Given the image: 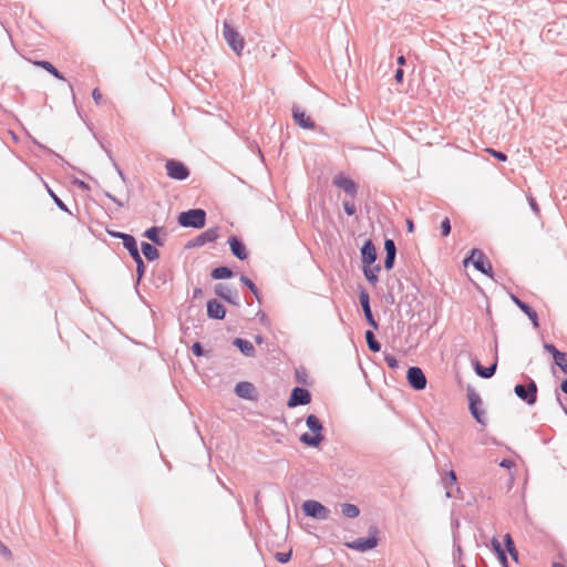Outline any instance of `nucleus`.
<instances>
[{"label": "nucleus", "instance_id": "6e6552de", "mask_svg": "<svg viewBox=\"0 0 567 567\" xmlns=\"http://www.w3.org/2000/svg\"><path fill=\"white\" fill-rule=\"evenodd\" d=\"M301 509L305 516L317 520H327L330 516V509L316 499L305 501Z\"/></svg>", "mask_w": 567, "mask_h": 567}, {"label": "nucleus", "instance_id": "423d86ee", "mask_svg": "<svg viewBox=\"0 0 567 567\" xmlns=\"http://www.w3.org/2000/svg\"><path fill=\"white\" fill-rule=\"evenodd\" d=\"M525 379V384L517 383L514 386V393L527 405H534L537 402L538 388L532 378L526 375Z\"/></svg>", "mask_w": 567, "mask_h": 567}, {"label": "nucleus", "instance_id": "4d7b16f0", "mask_svg": "<svg viewBox=\"0 0 567 567\" xmlns=\"http://www.w3.org/2000/svg\"><path fill=\"white\" fill-rule=\"evenodd\" d=\"M92 97L96 104H101L103 96L97 87L92 91Z\"/></svg>", "mask_w": 567, "mask_h": 567}, {"label": "nucleus", "instance_id": "37998d69", "mask_svg": "<svg viewBox=\"0 0 567 567\" xmlns=\"http://www.w3.org/2000/svg\"><path fill=\"white\" fill-rule=\"evenodd\" d=\"M192 353L195 357H204L207 354V351L204 349L203 344L198 341L194 342L190 347Z\"/></svg>", "mask_w": 567, "mask_h": 567}, {"label": "nucleus", "instance_id": "dca6fc26", "mask_svg": "<svg viewBox=\"0 0 567 567\" xmlns=\"http://www.w3.org/2000/svg\"><path fill=\"white\" fill-rule=\"evenodd\" d=\"M218 227L208 228L207 230L197 235L194 239L186 244V248L202 247L207 243H214L218 239Z\"/></svg>", "mask_w": 567, "mask_h": 567}, {"label": "nucleus", "instance_id": "2f4dec72", "mask_svg": "<svg viewBox=\"0 0 567 567\" xmlns=\"http://www.w3.org/2000/svg\"><path fill=\"white\" fill-rule=\"evenodd\" d=\"M364 338L368 344V348L372 352H379L381 350V343L375 338V334L372 330H367L364 332Z\"/></svg>", "mask_w": 567, "mask_h": 567}, {"label": "nucleus", "instance_id": "c85d7f7f", "mask_svg": "<svg viewBox=\"0 0 567 567\" xmlns=\"http://www.w3.org/2000/svg\"><path fill=\"white\" fill-rule=\"evenodd\" d=\"M141 251L147 261H155L159 258V251L157 250L155 245L148 241L141 243Z\"/></svg>", "mask_w": 567, "mask_h": 567}, {"label": "nucleus", "instance_id": "0eeeda50", "mask_svg": "<svg viewBox=\"0 0 567 567\" xmlns=\"http://www.w3.org/2000/svg\"><path fill=\"white\" fill-rule=\"evenodd\" d=\"M223 35L230 49L236 53L240 54L245 47V40L243 35L237 31L228 20L224 21Z\"/></svg>", "mask_w": 567, "mask_h": 567}, {"label": "nucleus", "instance_id": "603ef678", "mask_svg": "<svg viewBox=\"0 0 567 567\" xmlns=\"http://www.w3.org/2000/svg\"><path fill=\"white\" fill-rule=\"evenodd\" d=\"M544 350L553 355V360L561 352L554 343L545 342Z\"/></svg>", "mask_w": 567, "mask_h": 567}, {"label": "nucleus", "instance_id": "69168bd1", "mask_svg": "<svg viewBox=\"0 0 567 567\" xmlns=\"http://www.w3.org/2000/svg\"><path fill=\"white\" fill-rule=\"evenodd\" d=\"M560 390L567 395V378L560 382Z\"/></svg>", "mask_w": 567, "mask_h": 567}, {"label": "nucleus", "instance_id": "412c9836", "mask_svg": "<svg viewBox=\"0 0 567 567\" xmlns=\"http://www.w3.org/2000/svg\"><path fill=\"white\" fill-rule=\"evenodd\" d=\"M235 394L244 400H256L257 391L255 385L248 381H240L235 385Z\"/></svg>", "mask_w": 567, "mask_h": 567}, {"label": "nucleus", "instance_id": "c756f323", "mask_svg": "<svg viewBox=\"0 0 567 567\" xmlns=\"http://www.w3.org/2000/svg\"><path fill=\"white\" fill-rule=\"evenodd\" d=\"M34 65L44 69L47 72L52 74L55 79L65 81L62 72H60L51 62L47 60H37L33 62Z\"/></svg>", "mask_w": 567, "mask_h": 567}, {"label": "nucleus", "instance_id": "39448f33", "mask_svg": "<svg viewBox=\"0 0 567 567\" xmlns=\"http://www.w3.org/2000/svg\"><path fill=\"white\" fill-rule=\"evenodd\" d=\"M466 396L468 400V410L473 419L481 425L487 424L486 412L483 409V401L481 395L475 391L472 385L466 388Z\"/></svg>", "mask_w": 567, "mask_h": 567}, {"label": "nucleus", "instance_id": "e2e57ef3", "mask_svg": "<svg viewBox=\"0 0 567 567\" xmlns=\"http://www.w3.org/2000/svg\"><path fill=\"white\" fill-rule=\"evenodd\" d=\"M203 296V289L199 287L194 288L193 290V299H198Z\"/></svg>", "mask_w": 567, "mask_h": 567}, {"label": "nucleus", "instance_id": "58836bf2", "mask_svg": "<svg viewBox=\"0 0 567 567\" xmlns=\"http://www.w3.org/2000/svg\"><path fill=\"white\" fill-rule=\"evenodd\" d=\"M363 275L367 281L371 285H377L379 281V276L371 270V267H362Z\"/></svg>", "mask_w": 567, "mask_h": 567}, {"label": "nucleus", "instance_id": "a878e982", "mask_svg": "<svg viewBox=\"0 0 567 567\" xmlns=\"http://www.w3.org/2000/svg\"><path fill=\"white\" fill-rule=\"evenodd\" d=\"M122 243L132 258H135L141 254L138 250L137 240L133 235L126 234L124 237H122Z\"/></svg>", "mask_w": 567, "mask_h": 567}, {"label": "nucleus", "instance_id": "49530a36", "mask_svg": "<svg viewBox=\"0 0 567 567\" xmlns=\"http://www.w3.org/2000/svg\"><path fill=\"white\" fill-rule=\"evenodd\" d=\"M384 361L388 364L390 369H398L399 368V361L395 358V355L391 353H384Z\"/></svg>", "mask_w": 567, "mask_h": 567}, {"label": "nucleus", "instance_id": "f3484780", "mask_svg": "<svg viewBox=\"0 0 567 567\" xmlns=\"http://www.w3.org/2000/svg\"><path fill=\"white\" fill-rule=\"evenodd\" d=\"M228 245L231 254L239 260L244 261L248 258L249 251L243 241V239L236 235H231L228 238Z\"/></svg>", "mask_w": 567, "mask_h": 567}, {"label": "nucleus", "instance_id": "f03ea898", "mask_svg": "<svg viewBox=\"0 0 567 567\" xmlns=\"http://www.w3.org/2000/svg\"><path fill=\"white\" fill-rule=\"evenodd\" d=\"M207 214L203 208H190L181 212L177 216V223L185 228L202 229L206 225Z\"/></svg>", "mask_w": 567, "mask_h": 567}, {"label": "nucleus", "instance_id": "5701e85b", "mask_svg": "<svg viewBox=\"0 0 567 567\" xmlns=\"http://www.w3.org/2000/svg\"><path fill=\"white\" fill-rule=\"evenodd\" d=\"M164 227L159 226H152L144 230L143 237L147 238L150 241H152L155 246H164V239L161 237V234L163 233Z\"/></svg>", "mask_w": 567, "mask_h": 567}, {"label": "nucleus", "instance_id": "6e6d98bb", "mask_svg": "<svg viewBox=\"0 0 567 567\" xmlns=\"http://www.w3.org/2000/svg\"><path fill=\"white\" fill-rule=\"evenodd\" d=\"M0 554L8 559H10L12 557L11 550L1 540H0Z\"/></svg>", "mask_w": 567, "mask_h": 567}, {"label": "nucleus", "instance_id": "13d9d810", "mask_svg": "<svg viewBox=\"0 0 567 567\" xmlns=\"http://www.w3.org/2000/svg\"><path fill=\"white\" fill-rule=\"evenodd\" d=\"M105 230H106V233L111 237L117 238V239H121V240H122V237H124L126 235V233H122V231H117V230H112V229H109V228H106Z\"/></svg>", "mask_w": 567, "mask_h": 567}, {"label": "nucleus", "instance_id": "4c0bfd02", "mask_svg": "<svg viewBox=\"0 0 567 567\" xmlns=\"http://www.w3.org/2000/svg\"><path fill=\"white\" fill-rule=\"evenodd\" d=\"M456 540H457V536H456V534H454L453 535V543H454L453 547L454 548H453V554H452L454 563H458L463 556V549H462L461 545L456 543Z\"/></svg>", "mask_w": 567, "mask_h": 567}, {"label": "nucleus", "instance_id": "ea45409f", "mask_svg": "<svg viewBox=\"0 0 567 567\" xmlns=\"http://www.w3.org/2000/svg\"><path fill=\"white\" fill-rule=\"evenodd\" d=\"M33 143L41 150H43L44 152L49 153V154H52L54 156H56L63 164H66L69 167H71L72 169H75L74 166H72L69 162H66L61 155L54 153L52 150H50L49 147H47L45 145L41 144L40 142H38L37 140H33Z\"/></svg>", "mask_w": 567, "mask_h": 567}, {"label": "nucleus", "instance_id": "20e7f679", "mask_svg": "<svg viewBox=\"0 0 567 567\" xmlns=\"http://www.w3.org/2000/svg\"><path fill=\"white\" fill-rule=\"evenodd\" d=\"M472 264L474 268L482 272L483 275L494 278V270L489 259L486 255L478 248H473L470 250L468 255L464 258L463 265L466 267L468 264Z\"/></svg>", "mask_w": 567, "mask_h": 567}, {"label": "nucleus", "instance_id": "aec40b11", "mask_svg": "<svg viewBox=\"0 0 567 567\" xmlns=\"http://www.w3.org/2000/svg\"><path fill=\"white\" fill-rule=\"evenodd\" d=\"M207 317L214 320H223L227 310L218 299H209L206 303Z\"/></svg>", "mask_w": 567, "mask_h": 567}, {"label": "nucleus", "instance_id": "473e14b6", "mask_svg": "<svg viewBox=\"0 0 567 567\" xmlns=\"http://www.w3.org/2000/svg\"><path fill=\"white\" fill-rule=\"evenodd\" d=\"M341 513L348 518H355L360 515V508L354 504L343 503L341 504Z\"/></svg>", "mask_w": 567, "mask_h": 567}, {"label": "nucleus", "instance_id": "a19ab883", "mask_svg": "<svg viewBox=\"0 0 567 567\" xmlns=\"http://www.w3.org/2000/svg\"><path fill=\"white\" fill-rule=\"evenodd\" d=\"M106 154L110 158V161L112 162L115 171L117 172L118 176L121 177V179L126 184L127 183V177L125 176V174L123 173L122 168L120 167V165L117 164V162L115 161V158L112 156V153L111 151L106 150Z\"/></svg>", "mask_w": 567, "mask_h": 567}, {"label": "nucleus", "instance_id": "72a5a7b5", "mask_svg": "<svg viewBox=\"0 0 567 567\" xmlns=\"http://www.w3.org/2000/svg\"><path fill=\"white\" fill-rule=\"evenodd\" d=\"M134 260V262L136 264V276H137V282L141 281V279L144 277L145 275V271H146V265L141 256V254L135 257V258H132Z\"/></svg>", "mask_w": 567, "mask_h": 567}, {"label": "nucleus", "instance_id": "4468645a", "mask_svg": "<svg viewBox=\"0 0 567 567\" xmlns=\"http://www.w3.org/2000/svg\"><path fill=\"white\" fill-rule=\"evenodd\" d=\"M406 380L409 385L415 391L426 388V377L420 367H410L406 371Z\"/></svg>", "mask_w": 567, "mask_h": 567}, {"label": "nucleus", "instance_id": "9b49d317", "mask_svg": "<svg viewBox=\"0 0 567 567\" xmlns=\"http://www.w3.org/2000/svg\"><path fill=\"white\" fill-rule=\"evenodd\" d=\"M214 293L220 298L221 300L226 301L229 305L239 307L240 306V298L238 290L235 288L229 287L225 284H216L214 286Z\"/></svg>", "mask_w": 567, "mask_h": 567}, {"label": "nucleus", "instance_id": "7c9ffc66", "mask_svg": "<svg viewBox=\"0 0 567 567\" xmlns=\"http://www.w3.org/2000/svg\"><path fill=\"white\" fill-rule=\"evenodd\" d=\"M240 282L248 288V290L254 295V297L257 299V301L259 303H261V295H260V291L259 289L257 288V286L254 284V281L245 276V275H241L240 278H239Z\"/></svg>", "mask_w": 567, "mask_h": 567}, {"label": "nucleus", "instance_id": "052dcab7", "mask_svg": "<svg viewBox=\"0 0 567 567\" xmlns=\"http://www.w3.org/2000/svg\"><path fill=\"white\" fill-rule=\"evenodd\" d=\"M73 184L76 185L80 189L82 190H87L90 189V186L87 183H85L84 181H81V179H74L73 181Z\"/></svg>", "mask_w": 567, "mask_h": 567}, {"label": "nucleus", "instance_id": "774afa93", "mask_svg": "<svg viewBox=\"0 0 567 567\" xmlns=\"http://www.w3.org/2000/svg\"><path fill=\"white\" fill-rule=\"evenodd\" d=\"M385 301L390 305H393L395 302L394 296L392 293H389L388 296H385Z\"/></svg>", "mask_w": 567, "mask_h": 567}, {"label": "nucleus", "instance_id": "4be33fe9", "mask_svg": "<svg viewBox=\"0 0 567 567\" xmlns=\"http://www.w3.org/2000/svg\"><path fill=\"white\" fill-rule=\"evenodd\" d=\"M512 301L528 317V319L532 321L534 328L539 327V320L538 315L534 310L533 307H530L527 302L519 299L516 295H511Z\"/></svg>", "mask_w": 567, "mask_h": 567}, {"label": "nucleus", "instance_id": "3c124183", "mask_svg": "<svg viewBox=\"0 0 567 567\" xmlns=\"http://www.w3.org/2000/svg\"><path fill=\"white\" fill-rule=\"evenodd\" d=\"M384 251H385V254H388V252L396 254V246H395V243L393 239H391V238L384 239Z\"/></svg>", "mask_w": 567, "mask_h": 567}, {"label": "nucleus", "instance_id": "e433bc0d", "mask_svg": "<svg viewBox=\"0 0 567 567\" xmlns=\"http://www.w3.org/2000/svg\"><path fill=\"white\" fill-rule=\"evenodd\" d=\"M554 364L557 365L565 374H567V352H560L555 359Z\"/></svg>", "mask_w": 567, "mask_h": 567}, {"label": "nucleus", "instance_id": "864d4df0", "mask_svg": "<svg viewBox=\"0 0 567 567\" xmlns=\"http://www.w3.org/2000/svg\"><path fill=\"white\" fill-rule=\"evenodd\" d=\"M527 200H528L529 207L533 210V213L538 216L540 214V208H539V205H538L536 198L532 195H528Z\"/></svg>", "mask_w": 567, "mask_h": 567}, {"label": "nucleus", "instance_id": "393cba45", "mask_svg": "<svg viewBox=\"0 0 567 567\" xmlns=\"http://www.w3.org/2000/svg\"><path fill=\"white\" fill-rule=\"evenodd\" d=\"M235 276L233 269L228 266H218L212 269L210 277L214 280H227Z\"/></svg>", "mask_w": 567, "mask_h": 567}, {"label": "nucleus", "instance_id": "ddd939ff", "mask_svg": "<svg viewBox=\"0 0 567 567\" xmlns=\"http://www.w3.org/2000/svg\"><path fill=\"white\" fill-rule=\"evenodd\" d=\"M312 395L311 392L303 386H295L289 395L287 401L288 408H296L299 405H307L311 402Z\"/></svg>", "mask_w": 567, "mask_h": 567}, {"label": "nucleus", "instance_id": "6ab92c4d", "mask_svg": "<svg viewBox=\"0 0 567 567\" xmlns=\"http://www.w3.org/2000/svg\"><path fill=\"white\" fill-rule=\"evenodd\" d=\"M291 112L293 121L300 127L306 130H313L316 127L315 121L299 105L293 104Z\"/></svg>", "mask_w": 567, "mask_h": 567}, {"label": "nucleus", "instance_id": "1a4fd4ad", "mask_svg": "<svg viewBox=\"0 0 567 567\" xmlns=\"http://www.w3.org/2000/svg\"><path fill=\"white\" fill-rule=\"evenodd\" d=\"M167 176L176 181H185L189 177L190 171L185 163L178 159H167L165 163Z\"/></svg>", "mask_w": 567, "mask_h": 567}, {"label": "nucleus", "instance_id": "bb28decb", "mask_svg": "<svg viewBox=\"0 0 567 567\" xmlns=\"http://www.w3.org/2000/svg\"><path fill=\"white\" fill-rule=\"evenodd\" d=\"M503 543H504L503 549L506 551V555L508 554L514 561L518 563L519 554H518V550L516 549V546H515L512 535L505 534L504 538H503Z\"/></svg>", "mask_w": 567, "mask_h": 567}, {"label": "nucleus", "instance_id": "338daca9", "mask_svg": "<svg viewBox=\"0 0 567 567\" xmlns=\"http://www.w3.org/2000/svg\"><path fill=\"white\" fill-rule=\"evenodd\" d=\"M396 63L402 66L406 63V59L404 55H399L398 59H396Z\"/></svg>", "mask_w": 567, "mask_h": 567}, {"label": "nucleus", "instance_id": "5fc2aeb1", "mask_svg": "<svg viewBox=\"0 0 567 567\" xmlns=\"http://www.w3.org/2000/svg\"><path fill=\"white\" fill-rule=\"evenodd\" d=\"M256 317L258 318L259 322L262 326H269L270 324V320H269L268 316L264 311L259 310L257 312Z\"/></svg>", "mask_w": 567, "mask_h": 567}, {"label": "nucleus", "instance_id": "c03bdc74", "mask_svg": "<svg viewBox=\"0 0 567 567\" xmlns=\"http://www.w3.org/2000/svg\"><path fill=\"white\" fill-rule=\"evenodd\" d=\"M395 258H396V254H385V257H384V268L386 270H392L394 268V265H395Z\"/></svg>", "mask_w": 567, "mask_h": 567}, {"label": "nucleus", "instance_id": "c9c22d12", "mask_svg": "<svg viewBox=\"0 0 567 567\" xmlns=\"http://www.w3.org/2000/svg\"><path fill=\"white\" fill-rule=\"evenodd\" d=\"M48 193L51 196V198L53 199L54 204L59 207V209L72 215V213L70 212L68 206L64 204V202L49 187H48Z\"/></svg>", "mask_w": 567, "mask_h": 567}, {"label": "nucleus", "instance_id": "79ce46f5", "mask_svg": "<svg viewBox=\"0 0 567 567\" xmlns=\"http://www.w3.org/2000/svg\"><path fill=\"white\" fill-rule=\"evenodd\" d=\"M291 556H292V550H289V551H277L275 554V559L278 563H280V564H287L288 561H290Z\"/></svg>", "mask_w": 567, "mask_h": 567}, {"label": "nucleus", "instance_id": "2eb2a0df", "mask_svg": "<svg viewBox=\"0 0 567 567\" xmlns=\"http://www.w3.org/2000/svg\"><path fill=\"white\" fill-rule=\"evenodd\" d=\"M498 364L497 344L495 346V357L488 367H484L477 359H472V365L475 373L482 379H491L495 375Z\"/></svg>", "mask_w": 567, "mask_h": 567}, {"label": "nucleus", "instance_id": "b1692460", "mask_svg": "<svg viewBox=\"0 0 567 567\" xmlns=\"http://www.w3.org/2000/svg\"><path fill=\"white\" fill-rule=\"evenodd\" d=\"M233 346L236 347L246 357L252 358L256 354L254 344L247 339L235 338L233 340Z\"/></svg>", "mask_w": 567, "mask_h": 567}, {"label": "nucleus", "instance_id": "a211bd4d", "mask_svg": "<svg viewBox=\"0 0 567 567\" xmlns=\"http://www.w3.org/2000/svg\"><path fill=\"white\" fill-rule=\"evenodd\" d=\"M360 252L362 267H371L377 261V248L371 239L363 243Z\"/></svg>", "mask_w": 567, "mask_h": 567}, {"label": "nucleus", "instance_id": "8fccbe9b", "mask_svg": "<svg viewBox=\"0 0 567 567\" xmlns=\"http://www.w3.org/2000/svg\"><path fill=\"white\" fill-rule=\"evenodd\" d=\"M295 377H296V380L298 383L306 384V385L308 384V374L303 369L302 370L297 369Z\"/></svg>", "mask_w": 567, "mask_h": 567}, {"label": "nucleus", "instance_id": "cd10ccee", "mask_svg": "<svg viewBox=\"0 0 567 567\" xmlns=\"http://www.w3.org/2000/svg\"><path fill=\"white\" fill-rule=\"evenodd\" d=\"M492 549L496 554L497 559L502 567H509L508 558L506 551L503 549L502 544L498 542L496 537H493L491 540Z\"/></svg>", "mask_w": 567, "mask_h": 567}, {"label": "nucleus", "instance_id": "bf43d9fd", "mask_svg": "<svg viewBox=\"0 0 567 567\" xmlns=\"http://www.w3.org/2000/svg\"><path fill=\"white\" fill-rule=\"evenodd\" d=\"M403 79H404V71L402 68H398L395 70V73H394V80L398 82V83H402L403 82Z\"/></svg>", "mask_w": 567, "mask_h": 567}, {"label": "nucleus", "instance_id": "de8ad7c7", "mask_svg": "<svg viewBox=\"0 0 567 567\" xmlns=\"http://www.w3.org/2000/svg\"><path fill=\"white\" fill-rule=\"evenodd\" d=\"M486 152L489 155H492L493 157H495L499 162H506L507 161V155L504 152H502V151H497V150H494V148H487Z\"/></svg>", "mask_w": 567, "mask_h": 567}, {"label": "nucleus", "instance_id": "09e8293b", "mask_svg": "<svg viewBox=\"0 0 567 567\" xmlns=\"http://www.w3.org/2000/svg\"><path fill=\"white\" fill-rule=\"evenodd\" d=\"M343 209H344V213L348 215V216H353L355 215L357 213V208H355V205L353 202L351 200H344L343 202Z\"/></svg>", "mask_w": 567, "mask_h": 567}, {"label": "nucleus", "instance_id": "680f3d73", "mask_svg": "<svg viewBox=\"0 0 567 567\" xmlns=\"http://www.w3.org/2000/svg\"><path fill=\"white\" fill-rule=\"evenodd\" d=\"M105 196L107 198H110L112 202H114L117 206H120V207L124 206V203L122 200H120L118 198H116L115 196H113L111 193L106 192Z\"/></svg>", "mask_w": 567, "mask_h": 567}, {"label": "nucleus", "instance_id": "a18cd8bd", "mask_svg": "<svg viewBox=\"0 0 567 567\" xmlns=\"http://www.w3.org/2000/svg\"><path fill=\"white\" fill-rule=\"evenodd\" d=\"M441 234L443 237H447L450 234H451V220L449 217H445L442 221H441Z\"/></svg>", "mask_w": 567, "mask_h": 567}, {"label": "nucleus", "instance_id": "0e129e2a", "mask_svg": "<svg viewBox=\"0 0 567 567\" xmlns=\"http://www.w3.org/2000/svg\"><path fill=\"white\" fill-rule=\"evenodd\" d=\"M406 230H408V233L414 231V223L412 219H406Z\"/></svg>", "mask_w": 567, "mask_h": 567}, {"label": "nucleus", "instance_id": "f257e3e1", "mask_svg": "<svg viewBox=\"0 0 567 567\" xmlns=\"http://www.w3.org/2000/svg\"><path fill=\"white\" fill-rule=\"evenodd\" d=\"M306 425L309 429V432H305L300 435V442L309 447H319L321 443L326 440L323 434L324 427L320 419L315 414H309L306 416Z\"/></svg>", "mask_w": 567, "mask_h": 567}, {"label": "nucleus", "instance_id": "7ed1b4c3", "mask_svg": "<svg viewBox=\"0 0 567 567\" xmlns=\"http://www.w3.org/2000/svg\"><path fill=\"white\" fill-rule=\"evenodd\" d=\"M368 534L369 535L367 537H360L354 540L344 543V546L359 553H365L374 549L380 542V529L377 525H371L369 527Z\"/></svg>", "mask_w": 567, "mask_h": 567}, {"label": "nucleus", "instance_id": "f704fd0d", "mask_svg": "<svg viewBox=\"0 0 567 567\" xmlns=\"http://www.w3.org/2000/svg\"><path fill=\"white\" fill-rule=\"evenodd\" d=\"M457 483V476L454 471H449L445 473V475L442 477V484L445 488L452 487Z\"/></svg>", "mask_w": 567, "mask_h": 567}, {"label": "nucleus", "instance_id": "9d476101", "mask_svg": "<svg viewBox=\"0 0 567 567\" xmlns=\"http://www.w3.org/2000/svg\"><path fill=\"white\" fill-rule=\"evenodd\" d=\"M332 185L337 188L342 189L347 195L352 198L355 197L359 190V185L343 172L338 173L332 178Z\"/></svg>", "mask_w": 567, "mask_h": 567}, {"label": "nucleus", "instance_id": "f8f14e48", "mask_svg": "<svg viewBox=\"0 0 567 567\" xmlns=\"http://www.w3.org/2000/svg\"><path fill=\"white\" fill-rule=\"evenodd\" d=\"M359 301L368 324L371 326L373 329H378L379 322L374 319V316L372 313L370 305V295L368 290L362 286H359Z\"/></svg>", "mask_w": 567, "mask_h": 567}]
</instances>
